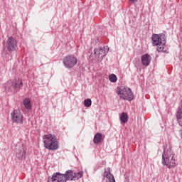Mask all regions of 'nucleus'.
Instances as JSON below:
<instances>
[{"instance_id":"nucleus-1","label":"nucleus","mask_w":182,"mask_h":182,"mask_svg":"<svg viewBox=\"0 0 182 182\" xmlns=\"http://www.w3.org/2000/svg\"><path fill=\"white\" fill-rule=\"evenodd\" d=\"M162 164L167 166L168 168H173L177 166L176 162V154L173 150L169 148L168 149H164L162 154Z\"/></svg>"},{"instance_id":"nucleus-20","label":"nucleus","mask_w":182,"mask_h":182,"mask_svg":"<svg viewBox=\"0 0 182 182\" xmlns=\"http://www.w3.org/2000/svg\"><path fill=\"white\" fill-rule=\"evenodd\" d=\"M130 2H132V4H136V2H137V0H129Z\"/></svg>"},{"instance_id":"nucleus-14","label":"nucleus","mask_w":182,"mask_h":182,"mask_svg":"<svg viewBox=\"0 0 182 182\" xmlns=\"http://www.w3.org/2000/svg\"><path fill=\"white\" fill-rule=\"evenodd\" d=\"M11 86L13 89H21L23 86V82L21 78H16L13 80Z\"/></svg>"},{"instance_id":"nucleus-17","label":"nucleus","mask_w":182,"mask_h":182,"mask_svg":"<svg viewBox=\"0 0 182 182\" xmlns=\"http://www.w3.org/2000/svg\"><path fill=\"white\" fill-rule=\"evenodd\" d=\"M119 119L122 123H127V122H129V115H127V113L126 112H122Z\"/></svg>"},{"instance_id":"nucleus-8","label":"nucleus","mask_w":182,"mask_h":182,"mask_svg":"<svg viewBox=\"0 0 182 182\" xmlns=\"http://www.w3.org/2000/svg\"><path fill=\"white\" fill-rule=\"evenodd\" d=\"M48 182H66L65 175L60 172H56L52 176H48Z\"/></svg>"},{"instance_id":"nucleus-5","label":"nucleus","mask_w":182,"mask_h":182,"mask_svg":"<svg viewBox=\"0 0 182 182\" xmlns=\"http://www.w3.org/2000/svg\"><path fill=\"white\" fill-rule=\"evenodd\" d=\"M65 176V180L66 181H75L76 180H79V178H82L83 176V171H80L78 173H74L71 170H68L63 174Z\"/></svg>"},{"instance_id":"nucleus-3","label":"nucleus","mask_w":182,"mask_h":182,"mask_svg":"<svg viewBox=\"0 0 182 182\" xmlns=\"http://www.w3.org/2000/svg\"><path fill=\"white\" fill-rule=\"evenodd\" d=\"M151 41L153 46H157V52H164V45H166V34H152Z\"/></svg>"},{"instance_id":"nucleus-7","label":"nucleus","mask_w":182,"mask_h":182,"mask_svg":"<svg viewBox=\"0 0 182 182\" xmlns=\"http://www.w3.org/2000/svg\"><path fill=\"white\" fill-rule=\"evenodd\" d=\"M11 117L13 123H18L19 124H22V123H23V117L19 109H14L11 113Z\"/></svg>"},{"instance_id":"nucleus-4","label":"nucleus","mask_w":182,"mask_h":182,"mask_svg":"<svg viewBox=\"0 0 182 182\" xmlns=\"http://www.w3.org/2000/svg\"><path fill=\"white\" fill-rule=\"evenodd\" d=\"M117 95L124 100H128L132 102L134 98V94L132 92V90L128 87H122V88H117Z\"/></svg>"},{"instance_id":"nucleus-11","label":"nucleus","mask_w":182,"mask_h":182,"mask_svg":"<svg viewBox=\"0 0 182 182\" xmlns=\"http://www.w3.org/2000/svg\"><path fill=\"white\" fill-rule=\"evenodd\" d=\"M18 43L16 42V39L13 36L9 37L7 39V50L9 52H14L16 48Z\"/></svg>"},{"instance_id":"nucleus-18","label":"nucleus","mask_w":182,"mask_h":182,"mask_svg":"<svg viewBox=\"0 0 182 182\" xmlns=\"http://www.w3.org/2000/svg\"><path fill=\"white\" fill-rule=\"evenodd\" d=\"M109 79L112 83H116V82H117V77L114 74L110 75Z\"/></svg>"},{"instance_id":"nucleus-10","label":"nucleus","mask_w":182,"mask_h":182,"mask_svg":"<svg viewBox=\"0 0 182 182\" xmlns=\"http://www.w3.org/2000/svg\"><path fill=\"white\" fill-rule=\"evenodd\" d=\"M16 157L18 160H23L26 155V149L25 148V146H23V144L16 146Z\"/></svg>"},{"instance_id":"nucleus-13","label":"nucleus","mask_w":182,"mask_h":182,"mask_svg":"<svg viewBox=\"0 0 182 182\" xmlns=\"http://www.w3.org/2000/svg\"><path fill=\"white\" fill-rule=\"evenodd\" d=\"M141 60L144 66H149L151 62V56L149 54H144L141 56Z\"/></svg>"},{"instance_id":"nucleus-2","label":"nucleus","mask_w":182,"mask_h":182,"mask_svg":"<svg viewBox=\"0 0 182 182\" xmlns=\"http://www.w3.org/2000/svg\"><path fill=\"white\" fill-rule=\"evenodd\" d=\"M43 141L44 143V147L47 150L55 151V150L59 149V141H58V138L55 135L51 134L44 135L43 136Z\"/></svg>"},{"instance_id":"nucleus-9","label":"nucleus","mask_w":182,"mask_h":182,"mask_svg":"<svg viewBox=\"0 0 182 182\" xmlns=\"http://www.w3.org/2000/svg\"><path fill=\"white\" fill-rule=\"evenodd\" d=\"M95 57H97V60H102L106 55H107V52H109V48L104 47L103 48H96L94 50Z\"/></svg>"},{"instance_id":"nucleus-16","label":"nucleus","mask_w":182,"mask_h":182,"mask_svg":"<svg viewBox=\"0 0 182 182\" xmlns=\"http://www.w3.org/2000/svg\"><path fill=\"white\" fill-rule=\"evenodd\" d=\"M101 141H102V134L97 133L94 136L93 142L95 143V144H99V143H100Z\"/></svg>"},{"instance_id":"nucleus-6","label":"nucleus","mask_w":182,"mask_h":182,"mask_svg":"<svg viewBox=\"0 0 182 182\" xmlns=\"http://www.w3.org/2000/svg\"><path fill=\"white\" fill-rule=\"evenodd\" d=\"M63 63L67 69H72L76 66L77 58L75 55H67L63 58Z\"/></svg>"},{"instance_id":"nucleus-15","label":"nucleus","mask_w":182,"mask_h":182,"mask_svg":"<svg viewBox=\"0 0 182 182\" xmlns=\"http://www.w3.org/2000/svg\"><path fill=\"white\" fill-rule=\"evenodd\" d=\"M23 105L27 110H31L32 109V105L31 104V100H29V98L23 100Z\"/></svg>"},{"instance_id":"nucleus-19","label":"nucleus","mask_w":182,"mask_h":182,"mask_svg":"<svg viewBox=\"0 0 182 182\" xmlns=\"http://www.w3.org/2000/svg\"><path fill=\"white\" fill-rule=\"evenodd\" d=\"M84 106H85V107H90L92 106V100L90 99L85 100Z\"/></svg>"},{"instance_id":"nucleus-12","label":"nucleus","mask_w":182,"mask_h":182,"mask_svg":"<svg viewBox=\"0 0 182 182\" xmlns=\"http://www.w3.org/2000/svg\"><path fill=\"white\" fill-rule=\"evenodd\" d=\"M102 176L103 177H106V178H107L108 182H116V180H114V176H113V175L110 173V168H105Z\"/></svg>"}]
</instances>
